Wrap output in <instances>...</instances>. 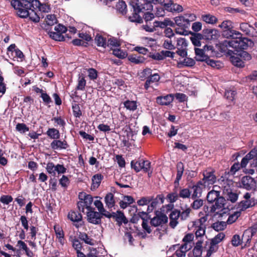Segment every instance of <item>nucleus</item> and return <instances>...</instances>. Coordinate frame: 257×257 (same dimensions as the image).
<instances>
[{
    "mask_svg": "<svg viewBox=\"0 0 257 257\" xmlns=\"http://www.w3.org/2000/svg\"><path fill=\"white\" fill-rule=\"evenodd\" d=\"M104 202L108 209L112 208L115 203L114 195L112 193H108L104 197Z\"/></svg>",
    "mask_w": 257,
    "mask_h": 257,
    "instance_id": "c85d7f7f",
    "label": "nucleus"
},
{
    "mask_svg": "<svg viewBox=\"0 0 257 257\" xmlns=\"http://www.w3.org/2000/svg\"><path fill=\"white\" fill-rule=\"evenodd\" d=\"M174 205L173 204L170 203L167 205H163L162 207L160 208V210L159 211H161V212L166 215L168 214L169 212L171 211V212L173 211V210L174 209Z\"/></svg>",
    "mask_w": 257,
    "mask_h": 257,
    "instance_id": "3c124183",
    "label": "nucleus"
},
{
    "mask_svg": "<svg viewBox=\"0 0 257 257\" xmlns=\"http://www.w3.org/2000/svg\"><path fill=\"white\" fill-rule=\"evenodd\" d=\"M72 108L73 115L75 117H80L82 115V111L78 104H73Z\"/></svg>",
    "mask_w": 257,
    "mask_h": 257,
    "instance_id": "864d4df0",
    "label": "nucleus"
},
{
    "mask_svg": "<svg viewBox=\"0 0 257 257\" xmlns=\"http://www.w3.org/2000/svg\"><path fill=\"white\" fill-rule=\"evenodd\" d=\"M57 20L54 15H48L46 19V25L45 27H50L54 25L57 23Z\"/></svg>",
    "mask_w": 257,
    "mask_h": 257,
    "instance_id": "a18cd8bd",
    "label": "nucleus"
},
{
    "mask_svg": "<svg viewBox=\"0 0 257 257\" xmlns=\"http://www.w3.org/2000/svg\"><path fill=\"white\" fill-rule=\"evenodd\" d=\"M11 3L18 16L21 18H26L29 11L34 8L33 0H12Z\"/></svg>",
    "mask_w": 257,
    "mask_h": 257,
    "instance_id": "39448f33",
    "label": "nucleus"
},
{
    "mask_svg": "<svg viewBox=\"0 0 257 257\" xmlns=\"http://www.w3.org/2000/svg\"><path fill=\"white\" fill-rule=\"evenodd\" d=\"M254 45L253 41L247 38H241L240 39H234L231 41H224L222 43L219 44V45H216L218 47V49L221 52H224L226 51V48L229 46L234 49V51L238 52L239 51H244L248 47H252Z\"/></svg>",
    "mask_w": 257,
    "mask_h": 257,
    "instance_id": "20e7f679",
    "label": "nucleus"
},
{
    "mask_svg": "<svg viewBox=\"0 0 257 257\" xmlns=\"http://www.w3.org/2000/svg\"><path fill=\"white\" fill-rule=\"evenodd\" d=\"M143 27L146 31L149 32H153L156 30L153 23L151 21L146 22V25H143Z\"/></svg>",
    "mask_w": 257,
    "mask_h": 257,
    "instance_id": "338daca9",
    "label": "nucleus"
},
{
    "mask_svg": "<svg viewBox=\"0 0 257 257\" xmlns=\"http://www.w3.org/2000/svg\"><path fill=\"white\" fill-rule=\"evenodd\" d=\"M257 162V147L252 149L248 154H247L242 159L240 163L242 168H245L248 163Z\"/></svg>",
    "mask_w": 257,
    "mask_h": 257,
    "instance_id": "f8f14e48",
    "label": "nucleus"
},
{
    "mask_svg": "<svg viewBox=\"0 0 257 257\" xmlns=\"http://www.w3.org/2000/svg\"><path fill=\"white\" fill-rule=\"evenodd\" d=\"M254 200H242L237 205L236 209H238L241 212V211H244L246 209L254 206Z\"/></svg>",
    "mask_w": 257,
    "mask_h": 257,
    "instance_id": "393cba45",
    "label": "nucleus"
},
{
    "mask_svg": "<svg viewBox=\"0 0 257 257\" xmlns=\"http://www.w3.org/2000/svg\"><path fill=\"white\" fill-rule=\"evenodd\" d=\"M79 238L83 240L85 243L92 245H93V239L88 236L85 232H80Z\"/></svg>",
    "mask_w": 257,
    "mask_h": 257,
    "instance_id": "79ce46f5",
    "label": "nucleus"
},
{
    "mask_svg": "<svg viewBox=\"0 0 257 257\" xmlns=\"http://www.w3.org/2000/svg\"><path fill=\"white\" fill-rule=\"evenodd\" d=\"M225 235L223 232H220L211 240V244L216 245L220 243L225 237Z\"/></svg>",
    "mask_w": 257,
    "mask_h": 257,
    "instance_id": "de8ad7c7",
    "label": "nucleus"
},
{
    "mask_svg": "<svg viewBox=\"0 0 257 257\" xmlns=\"http://www.w3.org/2000/svg\"><path fill=\"white\" fill-rule=\"evenodd\" d=\"M54 230L56 238L64 236V232L62 228L59 224H55L54 226Z\"/></svg>",
    "mask_w": 257,
    "mask_h": 257,
    "instance_id": "bf43d9fd",
    "label": "nucleus"
},
{
    "mask_svg": "<svg viewBox=\"0 0 257 257\" xmlns=\"http://www.w3.org/2000/svg\"><path fill=\"white\" fill-rule=\"evenodd\" d=\"M107 43V47H119L120 45L119 41L114 37H111L108 39Z\"/></svg>",
    "mask_w": 257,
    "mask_h": 257,
    "instance_id": "6e6d98bb",
    "label": "nucleus"
},
{
    "mask_svg": "<svg viewBox=\"0 0 257 257\" xmlns=\"http://www.w3.org/2000/svg\"><path fill=\"white\" fill-rule=\"evenodd\" d=\"M68 218L72 222H79L82 221V216L80 213L78 211L71 210L67 215Z\"/></svg>",
    "mask_w": 257,
    "mask_h": 257,
    "instance_id": "bb28decb",
    "label": "nucleus"
},
{
    "mask_svg": "<svg viewBox=\"0 0 257 257\" xmlns=\"http://www.w3.org/2000/svg\"><path fill=\"white\" fill-rule=\"evenodd\" d=\"M141 160L139 161L133 160L131 162V165L132 169H134L136 172H139L142 170L141 167Z\"/></svg>",
    "mask_w": 257,
    "mask_h": 257,
    "instance_id": "680f3d73",
    "label": "nucleus"
},
{
    "mask_svg": "<svg viewBox=\"0 0 257 257\" xmlns=\"http://www.w3.org/2000/svg\"><path fill=\"white\" fill-rule=\"evenodd\" d=\"M115 9L118 13L123 16L125 15L127 13V6L125 2L122 0L118 1L115 5Z\"/></svg>",
    "mask_w": 257,
    "mask_h": 257,
    "instance_id": "cd10ccee",
    "label": "nucleus"
},
{
    "mask_svg": "<svg viewBox=\"0 0 257 257\" xmlns=\"http://www.w3.org/2000/svg\"><path fill=\"white\" fill-rule=\"evenodd\" d=\"M16 129L21 134H25L29 131V128L24 123H18L16 126Z\"/></svg>",
    "mask_w": 257,
    "mask_h": 257,
    "instance_id": "603ef678",
    "label": "nucleus"
},
{
    "mask_svg": "<svg viewBox=\"0 0 257 257\" xmlns=\"http://www.w3.org/2000/svg\"><path fill=\"white\" fill-rule=\"evenodd\" d=\"M202 33L206 40H216L220 36L219 31L215 29H205Z\"/></svg>",
    "mask_w": 257,
    "mask_h": 257,
    "instance_id": "f3484780",
    "label": "nucleus"
},
{
    "mask_svg": "<svg viewBox=\"0 0 257 257\" xmlns=\"http://www.w3.org/2000/svg\"><path fill=\"white\" fill-rule=\"evenodd\" d=\"M231 243L234 246H238L242 243L241 239H240L239 235L235 234L233 236L231 239Z\"/></svg>",
    "mask_w": 257,
    "mask_h": 257,
    "instance_id": "774afa93",
    "label": "nucleus"
},
{
    "mask_svg": "<svg viewBox=\"0 0 257 257\" xmlns=\"http://www.w3.org/2000/svg\"><path fill=\"white\" fill-rule=\"evenodd\" d=\"M50 147L54 150H66L69 147V145L65 140L61 141L55 139L51 143Z\"/></svg>",
    "mask_w": 257,
    "mask_h": 257,
    "instance_id": "6ab92c4d",
    "label": "nucleus"
},
{
    "mask_svg": "<svg viewBox=\"0 0 257 257\" xmlns=\"http://www.w3.org/2000/svg\"><path fill=\"white\" fill-rule=\"evenodd\" d=\"M195 231L196 239L197 240L196 245L194 246V256H200L202 252V244L203 242L204 235L205 233V227L202 226H194Z\"/></svg>",
    "mask_w": 257,
    "mask_h": 257,
    "instance_id": "6e6552de",
    "label": "nucleus"
},
{
    "mask_svg": "<svg viewBox=\"0 0 257 257\" xmlns=\"http://www.w3.org/2000/svg\"><path fill=\"white\" fill-rule=\"evenodd\" d=\"M177 27L175 28V32L182 35H188L191 34L190 39L193 43V32L189 31L190 26V21L185 19L184 17H177L175 19Z\"/></svg>",
    "mask_w": 257,
    "mask_h": 257,
    "instance_id": "423d86ee",
    "label": "nucleus"
},
{
    "mask_svg": "<svg viewBox=\"0 0 257 257\" xmlns=\"http://www.w3.org/2000/svg\"><path fill=\"white\" fill-rule=\"evenodd\" d=\"M223 196L226 198V199L231 201L232 203L236 202L238 198V194L236 192H233L230 187L228 184L223 186L222 189Z\"/></svg>",
    "mask_w": 257,
    "mask_h": 257,
    "instance_id": "4468645a",
    "label": "nucleus"
},
{
    "mask_svg": "<svg viewBox=\"0 0 257 257\" xmlns=\"http://www.w3.org/2000/svg\"><path fill=\"white\" fill-rule=\"evenodd\" d=\"M202 39L205 40V37H204V34L203 33L202 34L194 33V46L198 47L200 46V41Z\"/></svg>",
    "mask_w": 257,
    "mask_h": 257,
    "instance_id": "37998d69",
    "label": "nucleus"
},
{
    "mask_svg": "<svg viewBox=\"0 0 257 257\" xmlns=\"http://www.w3.org/2000/svg\"><path fill=\"white\" fill-rule=\"evenodd\" d=\"M155 216L151 218L150 224L154 227L159 226H162L164 224L167 223L168 221V218L165 214H163L159 210L155 211Z\"/></svg>",
    "mask_w": 257,
    "mask_h": 257,
    "instance_id": "9d476101",
    "label": "nucleus"
},
{
    "mask_svg": "<svg viewBox=\"0 0 257 257\" xmlns=\"http://www.w3.org/2000/svg\"><path fill=\"white\" fill-rule=\"evenodd\" d=\"M160 78L161 77L158 73L152 74L151 76L148 78L144 84L145 89L148 90L152 83L159 82Z\"/></svg>",
    "mask_w": 257,
    "mask_h": 257,
    "instance_id": "5701e85b",
    "label": "nucleus"
},
{
    "mask_svg": "<svg viewBox=\"0 0 257 257\" xmlns=\"http://www.w3.org/2000/svg\"><path fill=\"white\" fill-rule=\"evenodd\" d=\"M179 196L177 191L174 190L171 193H169L167 196V199L169 200V202L172 204L177 200Z\"/></svg>",
    "mask_w": 257,
    "mask_h": 257,
    "instance_id": "5fc2aeb1",
    "label": "nucleus"
},
{
    "mask_svg": "<svg viewBox=\"0 0 257 257\" xmlns=\"http://www.w3.org/2000/svg\"><path fill=\"white\" fill-rule=\"evenodd\" d=\"M177 173L176 180L174 183H178L179 180L181 179L183 171H184V165L182 162H179L177 164Z\"/></svg>",
    "mask_w": 257,
    "mask_h": 257,
    "instance_id": "e433bc0d",
    "label": "nucleus"
},
{
    "mask_svg": "<svg viewBox=\"0 0 257 257\" xmlns=\"http://www.w3.org/2000/svg\"><path fill=\"white\" fill-rule=\"evenodd\" d=\"M86 84V81L83 74H79L78 78V83L76 87L77 90L83 91Z\"/></svg>",
    "mask_w": 257,
    "mask_h": 257,
    "instance_id": "72a5a7b5",
    "label": "nucleus"
},
{
    "mask_svg": "<svg viewBox=\"0 0 257 257\" xmlns=\"http://www.w3.org/2000/svg\"><path fill=\"white\" fill-rule=\"evenodd\" d=\"M205 186L206 185L202 181H198L195 185H194V198H200L203 190L205 189Z\"/></svg>",
    "mask_w": 257,
    "mask_h": 257,
    "instance_id": "b1692460",
    "label": "nucleus"
},
{
    "mask_svg": "<svg viewBox=\"0 0 257 257\" xmlns=\"http://www.w3.org/2000/svg\"><path fill=\"white\" fill-rule=\"evenodd\" d=\"M257 232V225H253L245 230L241 237L242 243H244L245 246H248L250 244L251 238Z\"/></svg>",
    "mask_w": 257,
    "mask_h": 257,
    "instance_id": "9b49d317",
    "label": "nucleus"
},
{
    "mask_svg": "<svg viewBox=\"0 0 257 257\" xmlns=\"http://www.w3.org/2000/svg\"><path fill=\"white\" fill-rule=\"evenodd\" d=\"M92 209L87 210L86 212L88 222L95 225L101 224L102 222L99 212L96 211L94 208Z\"/></svg>",
    "mask_w": 257,
    "mask_h": 257,
    "instance_id": "ddd939ff",
    "label": "nucleus"
},
{
    "mask_svg": "<svg viewBox=\"0 0 257 257\" xmlns=\"http://www.w3.org/2000/svg\"><path fill=\"white\" fill-rule=\"evenodd\" d=\"M174 98V95L169 94L165 96H158L156 98V102L161 105H168L173 101Z\"/></svg>",
    "mask_w": 257,
    "mask_h": 257,
    "instance_id": "412c9836",
    "label": "nucleus"
},
{
    "mask_svg": "<svg viewBox=\"0 0 257 257\" xmlns=\"http://www.w3.org/2000/svg\"><path fill=\"white\" fill-rule=\"evenodd\" d=\"M255 184L254 179L249 176L243 177L241 179L240 185L246 190H251Z\"/></svg>",
    "mask_w": 257,
    "mask_h": 257,
    "instance_id": "aec40b11",
    "label": "nucleus"
},
{
    "mask_svg": "<svg viewBox=\"0 0 257 257\" xmlns=\"http://www.w3.org/2000/svg\"><path fill=\"white\" fill-rule=\"evenodd\" d=\"M219 27L224 29V30H229L233 28L232 26V22L229 20L224 21L220 25H219Z\"/></svg>",
    "mask_w": 257,
    "mask_h": 257,
    "instance_id": "69168bd1",
    "label": "nucleus"
},
{
    "mask_svg": "<svg viewBox=\"0 0 257 257\" xmlns=\"http://www.w3.org/2000/svg\"><path fill=\"white\" fill-rule=\"evenodd\" d=\"M34 8H32L31 10H29V14L27 16H26L27 18H29L30 20L33 21L35 23H38L40 21V17L37 15L36 12L34 10Z\"/></svg>",
    "mask_w": 257,
    "mask_h": 257,
    "instance_id": "4c0bfd02",
    "label": "nucleus"
},
{
    "mask_svg": "<svg viewBox=\"0 0 257 257\" xmlns=\"http://www.w3.org/2000/svg\"><path fill=\"white\" fill-rule=\"evenodd\" d=\"M82 201L85 203L86 209L87 210L93 209V207L91 206V205L93 202V197L91 195L89 194L85 195Z\"/></svg>",
    "mask_w": 257,
    "mask_h": 257,
    "instance_id": "49530a36",
    "label": "nucleus"
},
{
    "mask_svg": "<svg viewBox=\"0 0 257 257\" xmlns=\"http://www.w3.org/2000/svg\"><path fill=\"white\" fill-rule=\"evenodd\" d=\"M202 19L206 23L212 25L216 24L218 21V19L216 17L210 14L202 15Z\"/></svg>",
    "mask_w": 257,
    "mask_h": 257,
    "instance_id": "f704fd0d",
    "label": "nucleus"
},
{
    "mask_svg": "<svg viewBox=\"0 0 257 257\" xmlns=\"http://www.w3.org/2000/svg\"><path fill=\"white\" fill-rule=\"evenodd\" d=\"M144 172L148 173V177H151L153 173L151 168V163L149 160L144 161V167L142 170Z\"/></svg>",
    "mask_w": 257,
    "mask_h": 257,
    "instance_id": "58836bf2",
    "label": "nucleus"
},
{
    "mask_svg": "<svg viewBox=\"0 0 257 257\" xmlns=\"http://www.w3.org/2000/svg\"><path fill=\"white\" fill-rule=\"evenodd\" d=\"M46 31H48V34L49 37L55 41H65L66 39L69 40L71 39V36L69 34H66L65 36L63 35V33H65L68 31L67 27L62 24H58L54 28L56 32H52L49 30V28H45Z\"/></svg>",
    "mask_w": 257,
    "mask_h": 257,
    "instance_id": "0eeeda50",
    "label": "nucleus"
},
{
    "mask_svg": "<svg viewBox=\"0 0 257 257\" xmlns=\"http://www.w3.org/2000/svg\"><path fill=\"white\" fill-rule=\"evenodd\" d=\"M13 200V198L11 195H3L0 197V202L8 205Z\"/></svg>",
    "mask_w": 257,
    "mask_h": 257,
    "instance_id": "13d9d810",
    "label": "nucleus"
},
{
    "mask_svg": "<svg viewBox=\"0 0 257 257\" xmlns=\"http://www.w3.org/2000/svg\"><path fill=\"white\" fill-rule=\"evenodd\" d=\"M156 9V12L155 15L157 17H164L165 15V11L166 10L164 6H162L161 4H160V6H157L155 8Z\"/></svg>",
    "mask_w": 257,
    "mask_h": 257,
    "instance_id": "e2e57ef3",
    "label": "nucleus"
},
{
    "mask_svg": "<svg viewBox=\"0 0 257 257\" xmlns=\"http://www.w3.org/2000/svg\"><path fill=\"white\" fill-rule=\"evenodd\" d=\"M230 60L232 64L238 67H243L244 66V62L239 56H232L230 57Z\"/></svg>",
    "mask_w": 257,
    "mask_h": 257,
    "instance_id": "c9c22d12",
    "label": "nucleus"
},
{
    "mask_svg": "<svg viewBox=\"0 0 257 257\" xmlns=\"http://www.w3.org/2000/svg\"><path fill=\"white\" fill-rule=\"evenodd\" d=\"M196 54V61L205 62L206 63L213 68H219L220 67V63L218 61H214L209 58L216 56L217 53L215 51L212 46L207 45L203 47V49L195 48L194 49Z\"/></svg>",
    "mask_w": 257,
    "mask_h": 257,
    "instance_id": "7ed1b4c3",
    "label": "nucleus"
},
{
    "mask_svg": "<svg viewBox=\"0 0 257 257\" xmlns=\"http://www.w3.org/2000/svg\"><path fill=\"white\" fill-rule=\"evenodd\" d=\"M112 215V218L116 222V224L119 227L122 224H126L128 223V220L122 211L117 210L116 212H113Z\"/></svg>",
    "mask_w": 257,
    "mask_h": 257,
    "instance_id": "dca6fc26",
    "label": "nucleus"
},
{
    "mask_svg": "<svg viewBox=\"0 0 257 257\" xmlns=\"http://www.w3.org/2000/svg\"><path fill=\"white\" fill-rule=\"evenodd\" d=\"M128 60L132 63L135 64H139L143 63L146 59L143 57L138 54H132L128 56Z\"/></svg>",
    "mask_w": 257,
    "mask_h": 257,
    "instance_id": "c756f323",
    "label": "nucleus"
},
{
    "mask_svg": "<svg viewBox=\"0 0 257 257\" xmlns=\"http://www.w3.org/2000/svg\"><path fill=\"white\" fill-rule=\"evenodd\" d=\"M88 73V77L90 80H94L97 79L98 77V72L94 68H89L87 70Z\"/></svg>",
    "mask_w": 257,
    "mask_h": 257,
    "instance_id": "052dcab7",
    "label": "nucleus"
},
{
    "mask_svg": "<svg viewBox=\"0 0 257 257\" xmlns=\"http://www.w3.org/2000/svg\"><path fill=\"white\" fill-rule=\"evenodd\" d=\"M241 212L238 210L235 212L233 214L229 215L227 220L228 224H231L235 221V220L240 216Z\"/></svg>",
    "mask_w": 257,
    "mask_h": 257,
    "instance_id": "0e129e2a",
    "label": "nucleus"
},
{
    "mask_svg": "<svg viewBox=\"0 0 257 257\" xmlns=\"http://www.w3.org/2000/svg\"><path fill=\"white\" fill-rule=\"evenodd\" d=\"M214 173V171L211 169L204 171L203 173V178L202 181L204 184L207 182L208 185L214 184L216 180V177Z\"/></svg>",
    "mask_w": 257,
    "mask_h": 257,
    "instance_id": "a211bd4d",
    "label": "nucleus"
},
{
    "mask_svg": "<svg viewBox=\"0 0 257 257\" xmlns=\"http://www.w3.org/2000/svg\"><path fill=\"white\" fill-rule=\"evenodd\" d=\"M103 177V176L101 174H96L94 175L92 178L91 189L95 190L97 189L100 186Z\"/></svg>",
    "mask_w": 257,
    "mask_h": 257,
    "instance_id": "a878e982",
    "label": "nucleus"
},
{
    "mask_svg": "<svg viewBox=\"0 0 257 257\" xmlns=\"http://www.w3.org/2000/svg\"><path fill=\"white\" fill-rule=\"evenodd\" d=\"M70 183V181L68 177L66 176L63 175L59 179L60 185L64 188H67Z\"/></svg>",
    "mask_w": 257,
    "mask_h": 257,
    "instance_id": "4d7b16f0",
    "label": "nucleus"
},
{
    "mask_svg": "<svg viewBox=\"0 0 257 257\" xmlns=\"http://www.w3.org/2000/svg\"><path fill=\"white\" fill-rule=\"evenodd\" d=\"M183 244H182L176 250L174 255L177 257H184L186 252L190 250L192 247V242L193 241V234L192 233L187 234L183 239Z\"/></svg>",
    "mask_w": 257,
    "mask_h": 257,
    "instance_id": "1a4fd4ad",
    "label": "nucleus"
},
{
    "mask_svg": "<svg viewBox=\"0 0 257 257\" xmlns=\"http://www.w3.org/2000/svg\"><path fill=\"white\" fill-rule=\"evenodd\" d=\"M152 4L155 5L161 4L168 12H181L183 7L178 4H174L172 0H130L129 8L131 15L128 16V19L131 22L141 24L143 22V18L140 16V13L144 11H152L153 10Z\"/></svg>",
    "mask_w": 257,
    "mask_h": 257,
    "instance_id": "f257e3e1",
    "label": "nucleus"
},
{
    "mask_svg": "<svg viewBox=\"0 0 257 257\" xmlns=\"http://www.w3.org/2000/svg\"><path fill=\"white\" fill-rule=\"evenodd\" d=\"M236 55L239 56L243 61H247L251 59V55L245 51H239L235 53Z\"/></svg>",
    "mask_w": 257,
    "mask_h": 257,
    "instance_id": "09e8293b",
    "label": "nucleus"
},
{
    "mask_svg": "<svg viewBox=\"0 0 257 257\" xmlns=\"http://www.w3.org/2000/svg\"><path fill=\"white\" fill-rule=\"evenodd\" d=\"M180 211L177 209H174L170 213L169 215V225L171 228H174L178 224V219L180 217Z\"/></svg>",
    "mask_w": 257,
    "mask_h": 257,
    "instance_id": "4be33fe9",
    "label": "nucleus"
},
{
    "mask_svg": "<svg viewBox=\"0 0 257 257\" xmlns=\"http://www.w3.org/2000/svg\"><path fill=\"white\" fill-rule=\"evenodd\" d=\"M226 226V223L224 221H217L213 223L211 225V227L217 231L223 230Z\"/></svg>",
    "mask_w": 257,
    "mask_h": 257,
    "instance_id": "a19ab883",
    "label": "nucleus"
},
{
    "mask_svg": "<svg viewBox=\"0 0 257 257\" xmlns=\"http://www.w3.org/2000/svg\"><path fill=\"white\" fill-rule=\"evenodd\" d=\"M124 107L130 110L135 111L137 109V104L136 101L127 100L123 102Z\"/></svg>",
    "mask_w": 257,
    "mask_h": 257,
    "instance_id": "ea45409f",
    "label": "nucleus"
},
{
    "mask_svg": "<svg viewBox=\"0 0 257 257\" xmlns=\"http://www.w3.org/2000/svg\"><path fill=\"white\" fill-rule=\"evenodd\" d=\"M95 43L98 47H102L106 48L107 47V43L106 38L99 34H97L94 38Z\"/></svg>",
    "mask_w": 257,
    "mask_h": 257,
    "instance_id": "7c9ffc66",
    "label": "nucleus"
},
{
    "mask_svg": "<svg viewBox=\"0 0 257 257\" xmlns=\"http://www.w3.org/2000/svg\"><path fill=\"white\" fill-rule=\"evenodd\" d=\"M152 200V196H144L141 197L137 201V204L139 206H143L149 205Z\"/></svg>",
    "mask_w": 257,
    "mask_h": 257,
    "instance_id": "c03bdc74",
    "label": "nucleus"
},
{
    "mask_svg": "<svg viewBox=\"0 0 257 257\" xmlns=\"http://www.w3.org/2000/svg\"><path fill=\"white\" fill-rule=\"evenodd\" d=\"M217 188L220 187L213 186L212 190L208 193L206 199L210 203L215 202L210 208V212L215 213V215H218L219 217H222L229 209L225 207L226 200L220 195L221 191L217 190Z\"/></svg>",
    "mask_w": 257,
    "mask_h": 257,
    "instance_id": "f03ea898",
    "label": "nucleus"
},
{
    "mask_svg": "<svg viewBox=\"0 0 257 257\" xmlns=\"http://www.w3.org/2000/svg\"><path fill=\"white\" fill-rule=\"evenodd\" d=\"M34 6L38 8L39 10L44 13H48L50 11V6L46 4H41L39 0H33Z\"/></svg>",
    "mask_w": 257,
    "mask_h": 257,
    "instance_id": "473e14b6",
    "label": "nucleus"
},
{
    "mask_svg": "<svg viewBox=\"0 0 257 257\" xmlns=\"http://www.w3.org/2000/svg\"><path fill=\"white\" fill-rule=\"evenodd\" d=\"M48 137L53 140L55 139H59L60 134L58 130L55 128H49L46 133Z\"/></svg>",
    "mask_w": 257,
    "mask_h": 257,
    "instance_id": "2f4dec72",
    "label": "nucleus"
},
{
    "mask_svg": "<svg viewBox=\"0 0 257 257\" xmlns=\"http://www.w3.org/2000/svg\"><path fill=\"white\" fill-rule=\"evenodd\" d=\"M112 54L117 58L120 59H123L127 56L126 52L120 49H114L112 51Z\"/></svg>",
    "mask_w": 257,
    "mask_h": 257,
    "instance_id": "8fccbe9b",
    "label": "nucleus"
},
{
    "mask_svg": "<svg viewBox=\"0 0 257 257\" xmlns=\"http://www.w3.org/2000/svg\"><path fill=\"white\" fill-rule=\"evenodd\" d=\"M165 197L163 194H158L156 198L152 196V200L148 206L147 211L152 212L156 208L159 204H163L164 202Z\"/></svg>",
    "mask_w": 257,
    "mask_h": 257,
    "instance_id": "2eb2a0df",
    "label": "nucleus"
}]
</instances>
